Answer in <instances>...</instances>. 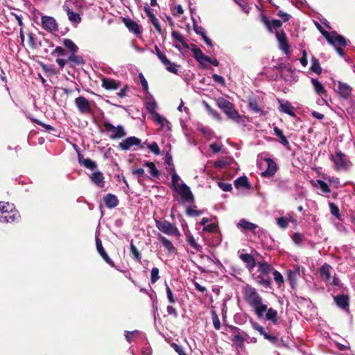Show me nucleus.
<instances>
[{"label": "nucleus", "instance_id": "nucleus-1", "mask_svg": "<svg viewBox=\"0 0 355 355\" xmlns=\"http://www.w3.org/2000/svg\"><path fill=\"white\" fill-rule=\"evenodd\" d=\"M244 297L248 304L254 309L259 318L263 317L267 310V306L263 304L262 298L257 290L250 285H246L244 289Z\"/></svg>", "mask_w": 355, "mask_h": 355}, {"label": "nucleus", "instance_id": "nucleus-2", "mask_svg": "<svg viewBox=\"0 0 355 355\" xmlns=\"http://www.w3.org/2000/svg\"><path fill=\"white\" fill-rule=\"evenodd\" d=\"M20 214L15 206L8 202H0V222L3 223H17Z\"/></svg>", "mask_w": 355, "mask_h": 355}, {"label": "nucleus", "instance_id": "nucleus-3", "mask_svg": "<svg viewBox=\"0 0 355 355\" xmlns=\"http://www.w3.org/2000/svg\"><path fill=\"white\" fill-rule=\"evenodd\" d=\"M171 179V187L180 195L182 200L189 203L193 202L195 200L194 196L189 187L184 182L179 185V182L181 179L176 172L173 173Z\"/></svg>", "mask_w": 355, "mask_h": 355}, {"label": "nucleus", "instance_id": "nucleus-4", "mask_svg": "<svg viewBox=\"0 0 355 355\" xmlns=\"http://www.w3.org/2000/svg\"><path fill=\"white\" fill-rule=\"evenodd\" d=\"M216 104L229 119L239 122V119H241V116L235 110L234 105L232 103L223 97H219L216 100Z\"/></svg>", "mask_w": 355, "mask_h": 355}, {"label": "nucleus", "instance_id": "nucleus-5", "mask_svg": "<svg viewBox=\"0 0 355 355\" xmlns=\"http://www.w3.org/2000/svg\"><path fill=\"white\" fill-rule=\"evenodd\" d=\"M331 160L334 164L336 171H347L352 165L350 161L347 158V155L340 150H336L334 155H331Z\"/></svg>", "mask_w": 355, "mask_h": 355}, {"label": "nucleus", "instance_id": "nucleus-6", "mask_svg": "<svg viewBox=\"0 0 355 355\" xmlns=\"http://www.w3.org/2000/svg\"><path fill=\"white\" fill-rule=\"evenodd\" d=\"M157 228L162 232L174 236H179L180 233L178 227L168 220H155Z\"/></svg>", "mask_w": 355, "mask_h": 355}, {"label": "nucleus", "instance_id": "nucleus-7", "mask_svg": "<svg viewBox=\"0 0 355 355\" xmlns=\"http://www.w3.org/2000/svg\"><path fill=\"white\" fill-rule=\"evenodd\" d=\"M103 127L107 132H111L110 138L112 140L121 139L126 135L124 127L122 125L114 126L111 123L105 121Z\"/></svg>", "mask_w": 355, "mask_h": 355}, {"label": "nucleus", "instance_id": "nucleus-8", "mask_svg": "<svg viewBox=\"0 0 355 355\" xmlns=\"http://www.w3.org/2000/svg\"><path fill=\"white\" fill-rule=\"evenodd\" d=\"M144 144L139 138L131 136L120 142L118 148L122 150H129L134 146H137L139 148L143 149L144 148Z\"/></svg>", "mask_w": 355, "mask_h": 355}, {"label": "nucleus", "instance_id": "nucleus-9", "mask_svg": "<svg viewBox=\"0 0 355 355\" xmlns=\"http://www.w3.org/2000/svg\"><path fill=\"white\" fill-rule=\"evenodd\" d=\"M275 35L279 43V49L282 50L286 55H289L291 46L284 31H276Z\"/></svg>", "mask_w": 355, "mask_h": 355}, {"label": "nucleus", "instance_id": "nucleus-10", "mask_svg": "<svg viewBox=\"0 0 355 355\" xmlns=\"http://www.w3.org/2000/svg\"><path fill=\"white\" fill-rule=\"evenodd\" d=\"M75 104L80 113L85 114H90L92 113L90 103L85 96H80L77 97L75 99Z\"/></svg>", "mask_w": 355, "mask_h": 355}, {"label": "nucleus", "instance_id": "nucleus-11", "mask_svg": "<svg viewBox=\"0 0 355 355\" xmlns=\"http://www.w3.org/2000/svg\"><path fill=\"white\" fill-rule=\"evenodd\" d=\"M42 26L44 30L49 32L56 31L58 29L55 19L49 16L42 17Z\"/></svg>", "mask_w": 355, "mask_h": 355}, {"label": "nucleus", "instance_id": "nucleus-12", "mask_svg": "<svg viewBox=\"0 0 355 355\" xmlns=\"http://www.w3.org/2000/svg\"><path fill=\"white\" fill-rule=\"evenodd\" d=\"M96 250L102 259L111 267L116 268L113 261L110 258L105 249L103 247L102 241L98 237H96Z\"/></svg>", "mask_w": 355, "mask_h": 355}, {"label": "nucleus", "instance_id": "nucleus-13", "mask_svg": "<svg viewBox=\"0 0 355 355\" xmlns=\"http://www.w3.org/2000/svg\"><path fill=\"white\" fill-rule=\"evenodd\" d=\"M334 301L336 306L345 311H348L349 307V297L348 295L339 294L334 297Z\"/></svg>", "mask_w": 355, "mask_h": 355}, {"label": "nucleus", "instance_id": "nucleus-14", "mask_svg": "<svg viewBox=\"0 0 355 355\" xmlns=\"http://www.w3.org/2000/svg\"><path fill=\"white\" fill-rule=\"evenodd\" d=\"M249 336L247 333L240 336H231L230 340L236 349H243L245 347V342L247 341Z\"/></svg>", "mask_w": 355, "mask_h": 355}, {"label": "nucleus", "instance_id": "nucleus-15", "mask_svg": "<svg viewBox=\"0 0 355 355\" xmlns=\"http://www.w3.org/2000/svg\"><path fill=\"white\" fill-rule=\"evenodd\" d=\"M191 51L193 53V58L202 65V68H207V66L204 63V62L209 61V57L205 55L202 51L195 45L191 49Z\"/></svg>", "mask_w": 355, "mask_h": 355}, {"label": "nucleus", "instance_id": "nucleus-16", "mask_svg": "<svg viewBox=\"0 0 355 355\" xmlns=\"http://www.w3.org/2000/svg\"><path fill=\"white\" fill-rule=\"evenodd\" d=\"M257 267L258 275L265 277H270L269 275L274 270V268L266 261L258 262Z\"/></svg>", "mask_w": 355, "mask_h": 355}, {"label": "nucleus", "instance_id": "nucleus-17", "mask_svg": "<svg viewBox=\"0 0 355 355\" xmlns=\"http://www.w3.org/2000/svg\"><path fill=\"white\" fill-rule=\"evenodd\" d=\"M264 162L267 164V168L262 172L264 177H271L275 174L277 170V165L275 162L270 158H265Z\"/></svg>", "mask_w": 355, "mask_h": 355}, {"label": "nucleus", "instance_id": "nucleus-18", "mask_svg": "<svg viewBox=\"0 0 355 355\" xmlns=\"http://www.w3.org/2000/svg\"><path fill=\"white\" fill-rule=\"evenodd\" d=\"M239 258L245 263V267L250 272L254 270L257 263L254 257L252 254L241 253L239 254Z\"/></svg>", "mask_w": 355, "mask_h": 355}, {"label": "nucleus", "instance_id": "nucleus-19", "mask_svg": "<svg viewBox=\"0 0 355 355\" xmlns=\"http://www.w3.org/2000/svg\"><path fill=\"white\" fill-rule=\"evenodd\" d=\"M338 92L342 98H343L345 99H347L352 95V87L347 83H345L341 81H338Z\"/></svg>", "mask_w": 355, "mask_h": 355}, {"label": "nucleus", "instance_id": "nucleus-20", "mask_svg": "<svg viewBox=\"0 0 355 355\" xmlns=\"http://www.w3.org/2000/svg\"><path fill=\"white\" fill-rule=\"evenodd\" d=\"M279 105V111L288 114L291 116L296 117L294 112L295 107L289 101L284 102L282 100H278Z\"/></svg>", "mask_w": 355, "mask_h": 355}, {"label": "nucleus", "instance_id": "nucleus-21", "mask_svg": "<svg viewBox=\"0 0 355 355\" xmlns=\"http://www.w3.org/2000/svg\"><path fill=\"white\" fill-rule=\"evenodd\" d=\"M252 277L258 285L266 288H271L272 280L270 277H265L264 276L259 275L256 273H253Z\"/></svg>", "mask_w": 355, "mask_h": 355}, {"label": "nucleus", "instance_id": "nucleus-22", "mask_svg": "<svg viewBox=\"0 0 355 355\" xmlns=\"http://www.w3.org/2000/svg\"><path fill=\"white\" fill-rule=\"evenodd\" d=\"M331 40L332 43H329L333 46L338 45L340 47H345L347 45L346 39L341 35L337 33L336 31L331 32Z\"/></svg>", "mask_w": 355, "mask_h": 355}, {"label": "nucleus", "instance_id": "nucleus-23", "mask_svg": "<svg viewBox=\"0 0 355 355\" xmlns=\"http://www.w3.org/2000/svg\"><path fill=\"white\" fill-rule=\"evenodd\" d=\"M144 11L146 13L147 16L150 18V21L154 26L156 31L159 33V34L162 35L163 32L161 26L159 23V21L156 18L155 15L152 12L149 6L144 7Z\"/></svg>", "mask_w": 355, "mask_h": 355}, {"label": "nucleus", "instance_id": "nucleus-24", "mask_svg": "<svg viewBox=\"0 0 355 355\" xmlns=\"http://www.w3.org/2000/svg\"><path fill=\"white\" fill-rule=\"evenodd\" d=\"M121 86V83L114 79L103 78L102 79V87L107 90H115Z\"/></svg>", "mask_w": 355, "mask_h": 355}, {"label": "nucleus", "instance_id": "nucleus-25", "mask_svg": "<svg viewBox=\"0 0 355 355\" xmlns=\"http://www.w3.org/2000/svg\"><path fill=\"white\" fill-rule=\"evenodd\" d=\"M69 62V66L71 68L76 66L83 65L85 64L83 58L80 55H77V53H71L67 58Z\"/></svg>", "mask_w": 355, "mask_h": 355}, {"label": "nucleus", "instance_id": "nucleus-26", "mask_svg": "<svg viewBox=\"0 0 355 355\" xmlns=\"http://www.w3.org/2000/svg\"><path fill=\"white\" fill-rule=\"evenodd\" d=\"M78 163L87 169L95 170L97 168V164L95 162L89 158H84L83 155L80 153L78 154Z\"/></svg>", "mask_w": 355, "mask_h": 355}, {"label": "nucleus", "instance_id": "nucleus-27", "mask_svg": "<svg viewBox=\"0 0 355 355\" xmlns=\"http://www.w3.org/2000/svg\"><path fill=\"white\" fill-rule=\"evenodd\" d=\"M63 9L67 12L68 19L71 23L78 24L81 22V17L79 13L73 12L66 5L63 6Z\"/></svg>", "mask_w": 355, "mask_h": 355}, {"label": "nucleus", "instance_id": "nucleus-28", "mask_svg": "<svg viewBox=\"0 0 355 355\" xmlns=\"http://www.w3.org/2000/svg\"><path fill=\"white\" fill-rule=\"evenodd\" d=\"M159 60L162 62V63L166 67V69L167 71H168L173 73H175V74L178 73V68L179 67V66H178L174 62H171L166 58L165 54L164 55H162L159 58Z\"/></svg>", "mask_w": 355, "mask_h": 355}, {"label": "nucleus", "instance_id": "nucleus-29", "mask_svg": "<svg viewBox=\"0 0 355 355\" xmlns=\"http://www.w3.org/2000/svg\"><path fill=\"white\" fill-rule=\"evenodd\" d=\"M123 22L130 31L137 35L141 33L140 27L136 21L128 18H123Z\"/></svg>", "mask_w": 355, "mask_h": 355}, {"label": "nucleus", "instance_id": "nucleus-30", "mask_svg": "<svg viewBox=\"0 0 355 355\" xmlns=\"http://www.w3.org/2000/svg\"><path fill=\"white\" fill-rule=\"evenodd\" d=\"M287 279L290 282L292 288L296 284L297 277L300 276V267L296 266L294 270L287 271Z\"/></svg>", "mask_w": 355, "mask_h": 355}, {"label": "nucleus", "instance_id": "nucleus-31", "mask_svg": "<svg viewBox=\"0 0 355 355\" xmlns=\"http://www.w3.org/2000/svg\"><path fill=\"white\" fill-rule=\"evenodd\" d=\"M92 182L96 186L103 188L104 187V176L101 171H96L89 175Z\"/></svg>", "mask_w": 355, "mask_h": 355}, {"label": "nucleus", "instance_id": "nucleus-32", "mask_svg": "<svg viewBox=\"0 0 355 355\" xmlns=\"http://www.w3.org/2000/svg\"><path fill=\"white\" fill-rule=\"evenodd\" d=\"M104 202L106 207L109 209L116 207L119 204V200L116 196L112 193H108L103 197Z\"/></svg>", "mask_w": 355, "mask_h": 355}, {"label": "nucleus", "instance_id": "nucleus-33", "mask_svg": "<svg viewBox=\"0 0 355 355\" xmlns=\"http://www.w3.org/2000/svg\"><path fill=\"white\" fill-rule=\"evenodd\" d=\"M331 266L325 263L320 268V275L321 278L325 282H327L330 280L331 273L330 270L331 269Z\"/></svg>", "mask_w": 355, "mask_h": 355}, {"label": "nucleus", "instance_id": "nucleus-34", "mask_svg": "<svg viewBox=\"0 0 355 355\" xmlns=\"http://www.w3.org/2000/svg\"><path fill=\"white\" fill-rule=\"evenodd\" d=\"M159 239L163 246L167 250L168 253L171 254L176 252V248L174 247L171 241L161 234H159Z\"/></svg>", "mask_w": 355, "mask_h": 355}, {"label": "nucleus", "instance_id": "nucleus-35", "mask_svg": "<svg viewBox=\"0 0 355 355\" xmlns=\"http://www.w3.org/2000/svg\"><path fill=\"white\" fill-rule=\"evenodd\" d=\"M311 83L313 85L315 92L320 96H327V90L324 85L316 78H312Z\"/></svg>", "mask_w": 355, "mask_h": 355}, {"label": "nucleus", "instance_id": "nucleus-36", "mask_svg": "<svg viewBox=\"0 0 355 355\" xmlns=\"http://www.w3.org/2000/svg\"><path fill=\"white\" fill-rule=\"evenodd\" d=\"M130 252L131 258L133 259L135 261L141 263L142 258L141 254L137 248V247L133 244L132 240L130 244Z\"/></svg>", "mask_w": 355, "mask_h": 355}, {"label": "nucleus", "instance_id": "nucleus-37", "mask_svg": "<svg viewBox=\"0 0 355 355\" xmlns=\"http://www.w3.org/2000/svg\"><path fill=\"white\" fill-rule=\"evenodd\" d=\"M266 320L270 321L272 324H276L277 323L278 317H277V311L272 309H267L266 311Z\"/></svg>", "mask_w": 355, "mask_h": 355}, {"label": "nucleus", "instance_id": "nucleus-38", "mask_svg": "<svg viewBox=\"0 0 355 355\" xmlns=\"http://www.w3.org/2000/svg\"><path fill=\"white\" fill-rule=\"evenodd\" d=\"M313 187H319L323 193H329L331 192L329 185L322 180H317L316 182L311 181Z\"/></svg>", "mask_w": 355, "mask_h": 355}, {"label": "nucleus", "instance_id": "nucleus-39", "mask_svg": "<svg viewBox=\"0 0 355 355\" xmlns=\"http://www.w3.org/2000/svg\"><path fill=\"white\" fill-rule=\"evenodd\" d=\"M234 186L236 189H239L241 187L249 189L250 187L248 179L246 176H241L237 178L234 181Z\"/></svg>", "mask_w": 355, "mask_h": 355}, {"label": "nucleus", "instance_id": "nucleus-40", "mask_svg": "<svg viewBox=\"0 0 355 355\" xmlns=\"http://www.w3.org/2000/svg\"><path fill=\"white\" fill-rule=\"evenodd\" d=\"M62 44L69 50L70 53L78 52L79 48L71 40L64 39Z\"/></svg>", "mask_w": 355, "mask_h": 355}, {"label": "nucleus", "instance_id": "nucleus-41", "mask_svg": "<svg viewBox=\"0 0 355 355\" xmlns=\"http://www.w3.org/2000/svg\"><path fill=\"white\" fill-rule=\"evenodd\" d=\"M274 132H275V135L279 137L280 139V143L288 148L289 146V142H288V140L287 139V138L283 134V132L281 129H279L277 126H275L274 128Z\"/></svg>", "mask_w": 355, "mask_h": 355}, {"label": "nucleus", "instance_id": "nucleus-42", "mask_svg": "<svg viewBox=\"0 0 355 355\" xmlns=\"http://www.w3.org/2000/svg\"><path fill=\"white\" fill-rule=\"evenodd\" d=\"M239 226L245 230L253 231L257 227V225L253 223L249 222L244 218L239 220Z\"/></svg>", "mask_w": 355, "mask_h": 355}, {"label": "nucleus", "instance_id": "nucleus-43", "mask_svg": "<svg viewBox=\"0 0 355 355\" xmlns=\"http://www.w3.org/2000/svg\"><path fill=\"white\" fill-rule=\"evenodd\" d=\"M187 241L196 252H201L202 251V247L196 241L194 236L191 233L187 234Z\"/></svg>", "mask_w": 355, "mask_h": 355}, {"label": "nucleus", "instance_id": "nucleus-44", "mask_svg": "<svg viewBox=\"0 0 355 355\" xmlns=\"http://www.w3.org/2000/svg\"><path fill=\"white\" fill-rule=\"evenodd\" d=\"M144 166L149 168V172L152 177L158 178L159 176V171L153 162L146 161L145 162Z\"/></svg>", "mask_w": 355, "mask_h": 355}, {"label": "nucleus", "instance_id": "nucleus-45", "mask_svg": "<svg viewBox=\"0 0 355 355\" xmlns=\"http://www.w3.org/2000/svg\"><path fill=\"white\" fill-rule=\"evenodd\" d=\"M310 69H311V71H312L313 72H315L318 75L321 74V73L322 71V69L320 67L319 60L314 56H313L311 58V66Z\"/></svg>", "mask_w": 355, "mask_h": 355}, {"label": "nucleus", "instance_id": "nucleus-46", "mask_svg": "<svg viewBox=\"0 0 355 355\" xmlns=\"http://www.w3.org/2000/svg\"><path fill=\"white\" fill-rule=\"evenodd\" d=\"M203 105L206 109L207 112L210 115H211L214 119L218 121H221L222 119L220 115L216 110H214L206 101H203Z\"/></svg>", "mask_w": 355, "mask_h": 355}, {"label": "nucleus", "instance_id": "nucleus-47", "mask_svg": "<svg viewBox=\"0 0 355 355\" xmlns=\"http://www.w3.org/2000/svg\"><path fill=\"white\" fill-rule=\"evenodd\" d=\"M172 37L174 40L179 41L182 44V45L183 46V47L184 49H188L189 48V45L186 42L184 37L182 35V34L179 31H173L172 32Z\"/></svg>", "mask_w": 355, "mask_h": 355}, {"label": "nucleus", "instance_id": "nucleus-48", "mask_svg": "<svg viewBox=\"0 0 355 355\" xmlns=\"http://www.w3.org/2000/svg\"><path fill=\"white\" fill-rule=\"evenodd\" d=\"M155 122L159 124L162 127L170 124L169 121L164 117L162 116L159 113L153 116Z\"/></svg>", "mask_w": 355, "mask_h": 355}, {"label": "nucleus", "instance_id": "nucleus-49", "mask_svg": "<svg viewBox=\"0 0 355 355\" xmlns=\"http://www.w3.org/2000/svg\"><path fill=\"white\" fill-rule=\"evenodd\" d=\"M146 107L148 112L153 116H155L156 114H157V112H156L157 104H156L155 102H154V101H148V102H146Z\"/></svg>", "mask_w": 355, "mask_h": 355}, {"label": "nucleus", "instance_id": "nucleus-50", "mask_svg": "<svg viewBox=\"0 0 355 355\" xmlns=\"http://www.w3.org/2000/svg\"><path fill=\"white\" fill-rule=\"evenodd\" d=\"M248 106L251 110L256 113L261 112V108L259 106L258 102L254 98H250L248 102Z\"/></svg>", "mask_w": 355, "mask_h": 355}, {"label": "nucleus", "instance_id": "nucleus-51", "mask_svg": "<svg viewBox=\"0 0 355 355\" xmlns=\"http://www.w3.org/2000/svg\"><path fill=\"white\" fill-rule=\"evenodd\" d=\"M211 314L214 328L217 330H219L220 329V322L217 313L216 312V311L213 310L211 311Z\"/></svg>", "mask_w": 355, "mask_h": 355}, {"label": "nucleus", "instance_id": "nucleus-52", "mask_svg": "<svg viewBox=\"0 0 355 355\" xmlns=\"http://www.w3.org/2000/svg\"><path fill=\"white\" fill-rule=\"evenodd\" d=\"M170 346L178 354V355H188L185 352V349L182 346L175 343H171Z\"/></svg>", "mask_w": 355, "mask_h": 355}, {"label": "nucleus", "instance_id": "nucleus-53", "mask_svg": "<svg viewBox=\"0 0 355 355\" xmlns=\"http://www.w3.org/2000/svg\"><path fill=\"white\" fill-rule=\"evenodd\" d=\"M202 214H203V211L196 210V209H193L191 207H187V209L186 210V214L188 216L198 217V216H200Z\"/></svg>", "mask_w": 355, "mask_h": 355}, {"label": "nucleus", "instance_id": "nucleus-54", "mask_svg": "<svg viewBox=\"0 0 355 355\" xmlns=\"http://www.w3.org/2000/svg\"><path fill=\"white\" fill-rule=\"evenodd\" d=\"M316 26H317L318 29L320 31V32L321 33V34L325 37L327 41L329 43H332V40L330 38L331 33L325 31L319 23H316Z\"/></svg>", "mask_w": 355, "mask_h": 355}, {"label": "nucleus", "instance_id": "nucleus-55", "mask_svg": "<svg viewBox=\"0 0 355 355\" xmlns=\"http://www.w3.org/2000/svg\"><path fill=\"white\" fill-rule=\"evenodd\" d=\"M159 279V268L154 267L151 270L150 282L152 284H155Z\"/></svg>", "mask_w": 355, "mask_h": 355}, {"label": "nucleus", "instance_id": "nucleus-56", "mask_svg": "<svg viewBox=\"0 0 355 355\" xmlns=\"http://www.w3.org/2000/svg\"><path fill=\"white\" fill-rule=\"evenodd\" d=\"M166 295H167L168 302L171 304L175 303L177 301V298L173 296V292H172L171 289L170 288V287L167 284H166Z\"/></svg>", "mask_w": 355, "mask_h": 355}, {"label": "nucleus", "instance_id": "nucleus-57", "mask_svg": "<svg viewBox=\"0 0 355 355\" xmlns=\"http://www.w3.org/2000/svg\"><path fill=\"white\" fill-rule=\"evenodd\" d=\"M329 207L331 210V214L336 216V218H339L340 217V211L338 207L334 202L329 203Z\"/></svg>", "mask_w": 355, "mask_h": 355}, {"label": "nucleus", "instance_id": "nucleus-58", "mask_svg": "<svg viewBox=\"0 0 355 355\" xmlns=\"http://www.w3.org/2000/svg\"><path fill=\"white\" fill-rule=\"evenodd\" d=\"M227 327L230 329V332L232 334V336H240L245 333V331H241L239 327L236 326L227 325Z\"/></svg>", "mask_w": 355, "mask_h": 355}, {"label": "nucleus", "instance_id": "nucleus-59", "mask_svg": "<svg viewBox=\"0 0 355 355\" xmlns=\"http://www.w3.org/2000/svg\"><path fill=\"white\" fill-rule=\"evenodd\" d=\"M261 21L264 24V25L266 26L268 31L270 33H273V31L271 27V21H270L268 18V17L266 15H261Z\"/></svg>", "mask_w": 355, "mask_h": 355}, {"label": "nucleus", "instance_id": "nucleus-60", "mask_svg": "<svg viewBox=\"0 0 355 355\" xmlns=\"http://www.w3.org/2000/svg\"><path fill=\"white\" fill-rule=\"evenodd\" d=\"M272 273H273V276H274V279L277 284L280 285L281 284L284 283V277H283L282 275L279 271L275 270L274 269V270L272 271Z\"/></svg>", "mask_w": 355, "mask_h": 355}, {"label": "nucleus", "instance_id": "nucleus-61", "mask_svg": "<svg viewBox=\"0 0 355 355\" xmlns=\"http://www.w3.org/2000/svg\"><path fill=\"white\" fill-rule=\"evenodd\" d=\"M148 148L155 155H157L160 154L159 147L158 144L156 142L153 141V143H151L150 144H149L148 146Z\"/></svg>", "mask_w": 355, "mask_h": 355}, {"label": "nucleus", "instance_id": "nucleus-62", "mask_svg": "<svg viewBox=\"0 0 355 355\" xmlns=\"http://www.w3.org/2000/svg\"><path fill=\"white\" fill-rule=\"evenodd\" d=\"M139 80H140V83H141V85L144 89V90L146 92H148V82L146 80V79L145 78L144 76L140 73L139 74Z\"/></svg>", "mask_w": 355, "mask_h": 355}, {"label": "nucleus", "instance_id": "nucleus-63", "mask_svg": "<svg viewBox=\"0 0 355 355\" xmlns=\"http://www.w3.org/2000/svg\"><path fill=\"white\" fill-rule=\"evenodd\" d=\"M288 219L286 217H280L277 218V225L283 229L288 227Z\"/></svg>", "mask_w": 355, "mask_h": 355}, {"label": "nucleus", "instance_id": "nucleus-64", "mask_svg": "<svg viewBox=\"0 0 355 355\" xmlns=\"http://www.w3.org/2000/svg\"><path fill=\"white\" fill-rule=\"evenodd\" d=\"M277 15L282 18V21L284 22H287L290 20V19L291 18V15L282 11V10H279L278 11Z\"/></svg>", "mask_w": 355, "mask_h": 355}]
</instances>
